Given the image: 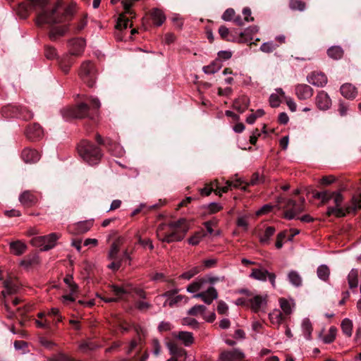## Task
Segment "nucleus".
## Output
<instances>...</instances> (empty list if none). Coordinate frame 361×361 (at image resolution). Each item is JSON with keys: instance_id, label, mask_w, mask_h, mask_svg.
I'll return each instance as SVG.
<instances>
[{"instance_id": "nucleus-19", "label": "nucleus", "mask_w": 361, "mask_h": 361, "mask_svg": "<svg viewBox=\"0 0 361 361\" xmlns=\"http://www.w3.org/2000/svg\"><path fill=\"white\" fill-rule=\"evenodd\" d=\"M21 157L25 162L31 164L39 161L40 154L35 149L25 147L22 151Z\"/></svg>"}, {"instance_id": "nucleus-22", "label": "nucleus", "mask_w": 361, "mask_h": 361, "mask_svg": "<svg viewBox=\"0 0 361 361\" xmlns=\"http://www.w3.org/2000/svg\"><path fill=\"white\" fill-rule=\"evenodd\" d=\"M173 336L181 341L185 346H190L194 343L193 334L189 331H179L178 333H173Z\"/></svg>"}, {"instance_id": "nucleus-62", "label": "nucleus", "mask_w": 361, "mask_h": 361, "mask_svg": "<svg viewBox=\"0 0 361 361\" xmlns=\"http://www.w3.org/2000/svg\"><path fill=\"white\" fill-rule=\"evenodd\" d=\"M286 238V231H282L277 235L275 246L277 249L283 247V240Z\"/></svg>"}, {"instance_id": "nucleus-12", "label": "nucleus", "mask_w": 361, "mask_h": 361, "mask_svg": "<svg viewBox=\"0 0 361 361\" xmlns=\"http://www.w3.org/2000/svg\"><path fill=\"white\" fill-rule=\"evenodd\" d=\"M25 135L30 141L39 140L44 136V130L39 124L34 123L27 125L25 130Z\"/></svg>"}, {"instance_id": "nucleus-14", "label": "nucleus", "mask_w": 361, "mask_h": 361, "mask_svg": "<svg viewBox=\"0 0 361 361\" xmlns=\"http://www.w3.org/2000/svg\"><path fill=\"white\" fill-rule=\"evenodd\" d=\"M315 104L322 111L328 110L331 106V99L324 91H319L315 97Z\"/></svg>"}, {"instance_id": "nucleus-29", "label": "nucleus", "mask_w": 361, "mask_h": 361, "mask_svg": "<svg viewBox=\"0 0 361 361\" xmlns=\"http://www.w3.org/2000/svg\"><path fill=\"white\" fill-rule=\"evenodd\" d=\"M166 346L170 352V354L172 355L174 357H180L183 356H187V352L185 349L178 347L175 343L169 342L166 344Z\"/></svg>"}, {"instance_id": "nucleus-11", "label": "nucleus", "mask_w": 361, "mask_h": 361, "mask_svg": "<svg viewBox=\"0 0 361 361\" xmlns=\"http://www.w3.org/2000/svg\"><path fill=\"white\" fill-rule=\"evenodd\" d=\"M178 289L170 290L157 296V299L159 300L161 298H165L166 300L164 302V307L169 306L170 307H173L180 303L184 298L183 295H178Z\"/></svg>"}, {"instance_id": "nucleus-35", "label": "nucleus", "mask_w": 361, "mask_h": 361, "mask_svg": "<svg viewBox=\"0 0 361 361\" xmlns=\"http://www.w3.org/2000/svg\"><path fill=\"white\" fill-rule=\"evenodd\" d=\"M343 53V50L340 46H332L327 50L328 56L334 60L341 59Z\"/></svg>"}, {"instance_id": "nucleus-25", "label": "nucleus", "mask_w": 361, "mask_h": 361, "mask_svg": "<svg viewBox=\"0 0 361 361\" xmlns=\"http://www.w3.org/2000/svg\"><path fill=\"white\" fill-rule=\"evenodd\" d=\"M250 99L246 96H241L236 99L233 104V109L240 113L244 112L249 106Z\"/></svg>"}, {"instance_id": "nucleus-48", "label": "nucleus", "mask_w": 361, "mask_h": 361, "mask_svg": "<svg viewBox=\"0 0 361 361\" xmlns=\"http://www.w3.org/2000/svg\"><path fill=\"white\" fill-rule=\"evenodd\" d=\"M329 274L330 270L326 265H320L317 269V276L323 281H326L329 279Z\"/></svg>"}, {"instance_id": "nucleus-36", "label": "nucleus", "mask_w": 361, "mask_h": 361, "mask_svg": "<svg viewBox=\"0 0 361 361\" xmlns=\"http://www.w3.org/2000/svg\"><path fill=\"white\" fill-rule=\"evenodd\" d=\"M288 279L289 282L295 287H299L302 285V279L300 274L294 270H291L288 274Z\"/></svg>"}, {"instance_id": "nucleus-30", "label": "nucleus", "mask_w": 361, "mask_h": 361, "mask_svg": "<svg viewBox=\"0 0 361 361\" xmlns=\"http://www.w3.org/2000/svg\"><path fill=\"white\" fill-rule=\"evenodd\" d=\"M151 18L157 26L161 25L166 20L163 11L159 8H153L150 12Z\"/></svg>"}, {"instance_id": "nucleus-52", "label": "nucleus", "mask_w": 361, "mask_h": 361, "mask_svg": "<svg viewBox=\"0 0 361 361\" xmlns=\"http://www.w3.org/2000/svg\"><path fill=\"white\" fill-rule=\"evenodd\" d=\"M201 270H202L201 267H193L191 269H190L189 271H185L183 274H182L181 277L184 279L189 280L192 277H193L195 275L200 273L201 271Z\"/></svg>"}, {"instance_id": "nucleus-60", "label": "nucleus", "mask_w": 361, "mask_h": 361, "mask_svg": "<svg viewBox=\"0 0 361 361\" xmlns=\"http://www.w3.org/2000/svg\"><path fill=\"white\" fill-rule=\"evenodd\" d=\"M37 261V257L35 256L27 257H25V259H23L20 262V265L27 268V267H30L31 265H32L33 264L36 263Z\"/></svg>"}, {"instance_id": "nucleus-42", "label": "nucleus", "mask_w": 361, "mask_h": 361, "mask_svg": "<svg viewBox=\"0 0 361 361\" xmlns=\"http://www.w3.org/2000/svg\"><path fill=\"white\" fill-rule=\"evenodd\" d=\"M348 285L350 288H357L358 285V271L352 269L348 276Z\"/></svg>"}, {"instance_id": "nucleus-9", "label": "nucleus", "mask_w": 361, "mask_h": 361, "mask_svg": "<svg viewBox=\"0 0 361 361\" xmlns=\"http://www.w3.org/2000/svg\"><path fill=\"white\" fill-rule=\"evenodd\" d=\"M268 295H255L247 300V305L255 313L265 312L267 307Z\"/></svg>"}, {"instance_id": "nucleus-39", "label": "nucleus", "mask_w": 361, "mask_h": 361, "mask_svg": "<svg viewBox=\"0 0 361 361\" xmlns=\"http://www.w3.org/2000/svg\"><path fill=\"white\" fill-rule=\"evenodd\" d=\"M269 319L273 324L279 325L284 319L283 314L279 310H274L269 314Z\"/></svg>"}, {"instance_id": "nucleus-49", "label": "nucleus", "mask_w": 361, "mask_h": 361, "mask_svg": "<svg viewBox=\"0 0 361 361\" xmlns=\"http://www.w3.org/2000/svg\"><path fill=\"white\" fill-rule=\"evenodd\" d=\"M279 46V44H276L272 41H269L263 43L260 47V50L264 53H271L274 51Z\"/></svg>"}, {"instance_id": "nucleus-8", "label": "nucleus", "mask_w": 361, "mask_h": 361, "mask_svg": "<svg viewBox=\"0 0 361 361\" xmlns=\"http://www.w3.org/2000/svg\"><path fill=\"white\" fill-rule=\"evenodd\" d=\"M331 200H333L335 206L328 207L326 215L328 216L335 215L336 217L345 216L348 213L346 212V207H345V208L341 207L343 196L340 192H334Z\"/></svg>"}, {"instance_id": "nucleus-6", "label": "nucleus", "mask_w": 361, "mask_h": 361, "mask_svg": "<svg viewBox=\"0 0 361 361\" xmlns=\"http://www.w3.org/2000/svg\"><path fill=\"white\" fill-rule=\"evenodd\" d=\"M277 202L279 204H285L283 208L286 209V211L283 216L284 218L289 220L294 219L297 214L303 212L305 209L303 206V203L305 202L304 199L302 200L301 204H298L293 200H286L281 197H279L277 199Z\"/></svg>"}, {"instance_id": "nucleus-18", "label": "nucleus", "mask_w": 361, "mask_h": 361, "mask_svg": "<svg viewBox=\"0 0 361 361\" xmlns=\"http://www.w3.org/2000/svg\"><path fill=\"white\" fill-rule=\"evenodd\" d=\"M307 79L309 83L317 87H324L327 83V77L321 72H312Z\"/></svg>"}, {"instance_id": "nucleus-3", "label": "nucleus", "mask_w": 361, "mask_h": 361, "mask_svg": "<svg viewBox=\"0 0 361 361\" xmlns=\"http://www.w3.org/2000/svg\"><path fill=\"white\" fill-rule=\"evenodd\" d=\"M77 149L79 156L90 165L97 164L102 157L101 149L87 140H81Z\"/></svg>"}, {"instance_id": "nucleus-59", "label": "nucleus", "mask_w": 361, "mask_h": 361, "mask_svg": "<svg viewBox=\"0 0 361 361\" xmlns=\"http://www.w3.org/2000/svg\"><path fill=\"white\" fill-rule=\"evenodd\" d=\"M136 237L137 238V241L139 244H140L143 247L147 246L151 250L154 249L153 243L150 239H142L140 235L138 233L136 234Z\"/></svg>"}, {"instance_id": "nucleus-2", "label": "nucleus", "mask_w": 361, "mask_h": 361, "mask_svg": "<svg viewBox=\"0 0 361 361\" xmlns=\"http://www.w3.org/2000/svg\"><path fill=\"white\" fill-rule=\"evenodd\" d=\"M190 230V224L184 218L160 224L157 228V238L166 243L180 242Z\"/></svg>"}, {"instance_id": "nucleus-37", "label": "nucleus", "mask_w": 361, "mask_h": 361, "mask_svg": "<svg viewBox=\"0 0 361 361\" xmlns=\"http://www.w3.org/2000/svg\"><path fill=\"white\" fill-rule=\"evenodd\" d=\"M275 231L276 230L274 227H267L264 233L259 237L260 243L263 245H269L270 243V239L274 235Z\"/></svg>"}, {"instance_id": "nucleus-53", "label": "nucleus", "mask_w": 361, "mask_h": 361, "mask_svg": "<svg viewBox=\"0 0 361 361\" xmlns=\"http://www.w3.org/2000/svg\"><path fill=\"white\" fill-rule=\"evenodd\" d=\"M202 283L203 281L201 280L193 281L187 287V291L191 293H196L201 289Z\"/></svg>"}, {"instance_id": "nucleus-64", "label": "nucleus", "mask_w": 361, "mask_h": 361, "mask_svg": "<svg viewBox=\"0 0 361 361\" xmlns=\"http://www.w3.org/2000/svg\"><path fill=\"white\" fill-rule=\"evenodd\" d=\"M207 209H208L209 213L215 214V213L221 211L223 209V207L219 203L212 202L207 205Z\"/></svg>"}, {"instance_id": "nucleus-21", "label": "nucleus", "mask_w": 361, "mask_h": 361, "mask_svg": "<svg viewBox=\"0 0 361 361\" xmlns=\"http://www.w3.org/2000/svg\"><path fill=\"white\" fill-rule=\"evenodd\" d=\"M3 286L4 290L1 292V295L4 298H6L8 295L16 293L18 290V286L17 283L11 279L5 280L3 283Z\"/></svg>"}, {"instance_id": "nucleus-20", "label": "nucleus", "mask_w": 361, "mask_h": 361, "mask_svg": "<svg viewBox=\"0 0 361 361\" xmlns=\"http://www.w3.org/2000/svg\"><path fill=\"white\" fill-rule=\"evenodd\" d=\"M37 196L30 190H25L19 196L20 202L25 207H30L37 202Z\"/></svg>"}, {"instance_id": "nucleus-38", "label": "nucleus", "mask_w": 361, "mask_h": 361, "mask_svg": "<svg viewBox=\"0 0 361 361\" xmlns=\"http://www.w3.org/2000/svg\"><path fill=\"white\" fill-rule=\"evenodd\" d=\"M357 209H361V194L353 197L352 206H346V212L349 214Z\"/></svg>"}, {"instance_id": "nucleus-1", "label": "nucleus", "mask_w": 361, "mask_h": 361, "mask_svg": "<svg viewBox=\"0 0 361 361\" xmlns=\"http://www.w3.org/2000/svg\"><path fill=\"white\" fill-rule=\"evenodd\" d=\"M30 7H39L41 11L37 13L36 24L38 26L44 24L54 25L63 23L69 19L72 15L70 8L63 10L61 1L59 0L52 7L48 8L47 5L48 0H29Z\"/></svg>"}, {"instance_id": "nucleus-50", "label": "nucleus", "mask_w": 361, "mask_h": 361, "mask_svg": "<svg viewBox=\"0 0 361 361\" xmlns=\"http://www.w3.org/2000/svg\"><path fill=\"white\" fill-rule=\"evenodd\" d=\"M97 348V345L96 344H94V343L90 342V341L82 342L79 345V349L82 353H87V352L90 351V350H94Z\"/></svg>"}, {"instance_id": "nucleus-16", "label": "nucleus", "mask_w": 361, "mask_h": 361, "mask_svg": "<svg viewBox=\"0 0 361 361\" xmlns=\"http://www.w3.org/2000/svg\"><path fill=\"white\" fill-rule=\"evenodd\" d=\"M196 298H200L206 304L210 305L218 298V292L213 286L209 287L206 291L197 293L194 296Z\"/></svg>"}, {"instance_id": "nucleus-27", "label": "nucleus", "mask_w": 361, "mask_h": 361, "mask_svg": "<svg viewBox=\"0 0 361 361\" xmlns=\"http://www.w3.org/2000/svg\"><path fill=\"white\" fill-rule=\"evenodd\" d=\"M68 30V25L52 27L49 31V37L51 40L54 41L59 37L63 36Z\"/></svg>"}, {"instance_id": "nucleus-55", "label": "nucleus", "mask_w": 361, "mask_h": 361, "mask_svg": "<svg viewBox=\"0 0 361 361\" xmlns=\"http://www.w3.org/2000/svg\"><path fill=\"white\" fill-rule=\"evenodd\" d=\"M123 8H124V13L123 14H128L132 16L133 18L135 16V13L133 11L130 9L133 6V2L131 0H124L122 1Z\"/></svg>"}, {"instance_id": "nucleus-47", "label": "nucleus", "mask_w": 361, "mask_h": 361, "mask_svg": "<svg viewBox=\"0 0 361 361\" xmlns=\"http://www.w3.org/2000/svg\"><path fill=\"white\" fill-rule=\"evenodd\" d=\"M289 6L291 10L303 11L306 8V4L302 0H290Z\"/></svg>"}, {"instance_id": "nucleus-5", "label": "nucleus", "mask_w": 361, "mask_h": 361, "mask_svg": "<svg viewBox=\"0 0 361 361\" xmlns=\"http://www.w3.org/2000/svg\"><path fill=\"white\" fill-rule=\"evenodd\" d=\"M97 73L96 68L92 62L85 61L80 66L79 76L88 87H92L97 80Z\"/></svg>"}, {"instance_id": "nucleus-46", "label": "nucleus", "mask_w": 361, "mask_h": 361, "mask_svg": "<svg viewBox=\"0 0 361 361\" xmlns=\"http://www.w3.org/2000/svg\"><path fill=\"white\" fill-rule=\"evenodd\" d=\"M302 330L304 336L307 339H310L312 331V326L309 319H304L302 323Z\"/></svg>"}, {"instance_id": "nucleus-33", "label": "nucleus", "mask_w": 361, "mask_h": 361, "mask_svg": "<svg viewBox=\"0 0 361 361\" xmlns=\"http://www.w3.org/2000/svg\"><path fill=\"white\" fill-rule=\"evenodd\" d=\"M280 97H284V92L281 88L276 89V92L269 97V104L271 107H278L281 104Z\"/></svg>"}, {"instance_id": "nucleus-7", "label": "nucleus", "mask_w": 361, "mask_h": 361, "mask_svg": "<svg viewBox=\"0 0 361 361\" xmlns=\"http://www.w3.org/2000/svg\"><path fill=\"white\" fill-rule=\"evenodd\" d=\"M59 238V234L52 233L47 235L35 236L31 239L30 243L42 251H47L56 245Z\"/></svg>"}, {"instance_id": "nucleus-41", "label": "nucleus", "mask_w": 361, "mask_h": 361, "mask_svg": "<svg viewBox=\"0 0 361 361\" xmlns=\"http://www.w3.org/2000/svg\"><path fill=\"white\" fill-rule=\"evenodd\" d=\"M222 64L220 63L219 60H215L209 66L204 67V72L207 74H214L218 72L221 68Z\"/></svg>"}, {"instance_id": "nucleus-56", "label": "nucleus", "mask_w": 361, "mask_h": 361, "mask_svg": "<svg viewBox=\"0 0 361 361\" xmlns=\"http://www.w3.org/2000/svg\"><path fill=\"white\" fill-rule=\"evenodd\" d=\"M264 182L263 176H260L259 173H255L252 176V178L250 182L247 184V185H255L259 184Z\"/></svg>"}, {"instance_id": "nucleus-17", "label": "nucleus", "mask_w": 361, "mask_h": 361, "mask_svg": "<svg viewBox=\"0 0 361 361\" xmlns=\"http://www.w3.org/2000/svg\"><path fill=\"white\" fill-rule=\"evenodd\" d=\"M295 92L298 99L306 100L313 95V89L306 84H299L295 87Z\"/></svg>"}, {"instance_id": "nucleus-13", "label": "nucleus", "mask_w": 361, "mask_h": 361, "mask_svg": "<svg viewBox=\"0 0 361 361\" xmlns=\"http://www.w3.org/2000/svg\"><path fill=\"white\" fill-rule=\"evenodd\" d=\"M69 54L71 56H80L85 47V41L82 38H75L69 41Z\"/></svg>"}, {"instance_id": "nucleus-58", "label": "nucleus", "mask_w": 361, "mask_h": 361, "mask_svg": "<svg viewBox=\"0 0 361 361\" xmlns=\"http://www.w3.org/2000/svg\"><path fill=\"white\" fill-rule=\"evenodd\" d=\"M44 55L48 59H54L57 55L56 50L53 47L46 46L44 49Z\"/></svg>"}, {"instance_id": "nucleus-63", "label": "nucleus", "mask_w": 361, "mask_h": 361, "mask_svg": "<svg viewBox=\"0 0 361 361\" xmlns=\"http://www.w3.org/2000/svg\"><path fill=\"white\" fill-rule=\"evenodd\" d=\"M217 55L218 58L216 60H219L220 63H221V61L230 59L232 57V52L230 51H220Z\"/></svg>"}, {"instance_id": "nucleus-57", "label": "nucleus", "mask_w": 361, "mask_h": 361, "mask_svg": "<svg viewBox=\"0 0 361 361\" xmlns=\"http://www.w3.org/2000/svg\"><path fill=\"white\" fill-rule=\"evenodd\" d=\"M235 12L234 9L229 8H227L223 13L221 18L224 21H231L233 20V18L235 17Z\"/></svg>"}, {"instance_id": "nucleus-31", "label": "nucleus", "mask_w": 361, "mask_h": 361, "mask_svg": "<svg viewBox=\"0 0 361 361\" xmlns=\"http://www.w3.org/2000/svg\"><path fill=\"white\" fill-rule=\"evenodd\" d=\"M74 61L71 57V55H65L59 61V66L61 71L64 73H68L71 69V67L73 64Z\"/></svg>"}, {"instance_id": "nucleus-15", "label": "nucleus", "mask_w": 361, "mask_h": 361, "mask_svg": "<svg viewBox=\"0 0 361 361\" xmlns=\"http://www.w3.org/2000/svg\"><path fill=\"white\" fill-rule=\"evenodd\" d=\"M245 357L244 353L238 349L226 350L221 353L219 360L221 361H239Z\"/></svg>"}, {"instance_id": "nucleus-43", "label": "nucleus", "mask_w": 361, "mask_h": 361, "mask_svg": "<svg viewBox=\"0 0 361 361\" xmlns=\"http://www.w3.org/2000/svg\"><path fill=\"white\" fill-rule=\"evenodd\" d=\"M205 236L206 233L204 232V231L202 230L197 231L188 239V243L191 245H197Z\"/></svg>"}, {"instance_id": "nucleus-44", "label": "nucleus", "mask_w": 361, "mask_h": 361, "mask_svg": "<svg viewBox=\"0 0 361 361\" xmlns=\"http://www.w3.org/2000/svg\"><path fill=\"white\" fill-rule=\"evenodd\" d=\"M128 18H127L125 14H120L115 25V28L116 30L122 31L123 30H126L128 27Z\"/></svg>"}, {"instance_id": "nucleus-10", "label": "nucleus", "mask_w": 361, "mask_h": 361, "mask_svg": "<svg viewBox=\"0 0 361 361\" xmlns=\"http://www.w3.org/2000/svg\"><path fill=\"white\" fill-rule=\"evenodd\" d=\"M250 277L260 281H266L268 279L272 287H276V274L273 272L268 271L262 267L252 269L250 274Z\"/></svg>"}, {"instance_id": "nucleus-61", "label": "nucleus", "mask_w": 361, "mask_h": 361, "mask_svg": "<svg viewBox=\"0 0 361 361\" xmlns=\"http://www.w3.org/2000/svg\"><path fill=\"white\" fill-rule=\"evenodd\" d=\"M274 208V206L269 204H264L263 207H262L259 210L256 212L257 216H262L267 214H269L272 211Z\"/></svg>"}, {"instance_id": "nucleus-23", "label": "nucleus", "mask_w": 361, "mask_h": 361, "mask_svg": "<svg viewBox=\"0 0 361 361\" xmlns=\"http://www.w3.org/2000/svg\"><path fill=\"white\" fill-rule=\"evenodd\" d=\"M92 226V222L91 221H80L75 224L69 229L75 234H82L87 232Z\"/></svg>"}, {"instance_id": "nucleus-54", "label": "nucleus", "mask_w": 361, "mask_h": 361, "mask_svg": "<svg viewBox=\"0 0 361 361\" xmlns=\"http://www.w3.org/2000/svg\"><path fill=\"white\" fill-rule=\"evenodd\" d=\"M119 252V246L116 243H113L108 254L110 260H116Z\"/></svg>"}, {"instance_id": "nucleus-28", "label": "nucleus", "mask_w": 361, "mask_h": 361, "mask_svg": "<svg viewBox=\"0 0 361 361\" xmlns=\"http://www.w3.org/2000/svg\"><path fill=\"white\" fill-rule=\"evenodd\" d=\"M324 330L321 331L319 336L320 339L326 344L331 343L334 341L336 336L337 329L335 326H331L328 331V332L323 335Z\"/></svg>"}, {"instance_id": "nucleus-34", "label": "nucleus", "mask_w": 361, "mask_h": 361, "mask_svg": "<svg viewBox=\"0 0 361 361\" xmlns=\"http://www.w3.org/2000/svg\"><path fill=\"white\" fill-rule=\"evenodd\" d=\"M279 304L283 313L286 314H290L295 306L293 300H287L286 298H280Z\"/></svg>"}, {"instance_id": "nucleus-40", "label": "nucleus", "mask_w": 361, "mask_h": 361, "mask_svg": "<svg viewBox=\"0 0 361 361\" xmlns=\"http://www.w3.org/2000/svg\"><path fill=\"white\" fill-rule=\"evenodd\" d=\"M341 329L343 333L348 337H350L353 333V322L345 318L341 322Z\"/></svg>"}, {"instance_id": "nucleus-24", "label": "nucleus", "mask_w": 361, "mask_h": 361, "mask_svg": "<svg viewBox=\"0 0 361 361\" xmlns=\"http://www.w3.org/2000/svg\"><path fill=\"white\" fill-rule=\"evenodd\" d=\"M340 91L341 94L347 99H354L357 94V88L350 83L343 84Z\"/></svg>"}, {"instance_id": "nucleus-51", "label": "nucleus", "mask_w": 361, "mask_h": 361, "mask_svg": "<svg viewBox=\"0 0 361 361\" xmlns=\"http://www.w3.org/2000/svg\"><path fill=\"white\" fill-rule=\"evenodd\" d=\"M206 310V307L202 305H195L192 307H191L188 312V314L192 316H197L200 314H203Z\"/></svg>"}, {"instance_id": "nucleus-26", "label": "nucleus", "mask_w": 361, "mask_h": 361, "mask_svg": "<svg viewBox=\"0 0 361 361\" xmlns=\"http://www.w3.org/2000/svg\"><path fill=\"white\" fill-rule=\"evenodd\" d=\"M9 247L11 252L16 256L23 255L27 250V245L20 240L11 242Z\"/></svg>"}, {"instance_id": "nucleus-45", "label": "nucleus", "mask_w": 361, "mask_h": 361, "mask_svg": "<svg viewBox=\"0 0 361 361\" xmlns=\"http://www.w3.org/2000/svg\"><path fill=\"white\" fill-rule=\"evenodd\" d=\"M218 224V220L216 219H214L210 221H207L203 223V225L206 228L208 233L210 235L214 234L215 235H219L220 231H217L216 233H214V231L213 229L214 227H216Z\"/></svg>"}, {"instance_id": "nucleus-4", "label": "nucleus", "mask_w": 361, "mask_h": 361, "mask_svg": "<svg viewBox=\"0 0 361 361\" xmlns=\"http://www.w3.org/2000/svg\"><path fill=\"white\" fill-rule=\"evenodd\" d=\"M63 117L66 119L92 118L90 108L85 103H80L75 106H68L61 111Z\"/></svg>"}, {"instance_id": "nucleus-32", "label": "nucleus", "mask_w": 361, "mask_h": 361, "mask_svg": "<svg viewBox=\"0 0 361 361\" xmlns=\"http://www.w3.org/2000/svg\"><path fill=\"white\" fill-rule=\"evenodd\" d=\"M258 31V28L256 26L250 27L247 28L243 32L240 33L238 42L247 43L252 40V37L250 36L252 33H256Z\"/></svg>"}]
</instances>
